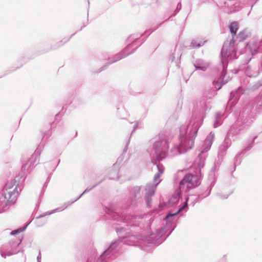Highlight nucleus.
<instances>
[{
    "label": "nucleus",
    "instance_id": "3",
    "mask_svg": "<svg viewBox=\"0 0 262 262\" xmlns=\"http://www.w3.org/2000/svg\"><path fill=\"white\" fill-rule=\"evenodd\" d=\"M232 38L230 41L228 43L230 47H233L235 42L234 37L238 28V25L236 22L231 23L229 26Z\"/></svg>",
    "mask_w": 262,
    "mask_h": 262
},
{
    "label": "nucleus",
    "instance_id": "8",
    "mask_svg": "<svg viewBox=\"0 0 262 262\" xmlns=\"http://www.w3.org/2000/svg\"><path fill=\"white\" fill-rule=\"evenodd\" d=\"M173 199L176 200V202H177L179 200L178 195H176V196L173 197Z\"/></svg>",
    "mask_w": 262,
    "mask_h": 262
},
{
    "label": "nucleus",
    "instance_id": "5",
    "mask_svg": "<svg viewBox=\"0 0 262 262\" xmlns=\"http://www.w3.org/2000/svg\"><path fill=\"white\" fill-rule=\"evenodd\" d=\"M187 206V202H186L184 205L181 207L179 209V210L177 211V212L174 213H173V214H171V213H168L167 216H166V217H168L169 216H174L175 215H177L178 213H179L181 210H182L184 208H185L186 206Z\"/></svg>",
    "mask_w": 262,
    "mask_h": 262
},
{
    "label": "nucleus",
    "instance_id": "4",
    "mask_svg": "<svg viewBox=\"0 0 262 262\" xmlns=\"http://www.w3.org/2000/svg\"><path fill=\"white\" fill-rule=\"evenodd\" d=\"M248 37V35L244 31L241 32L237 35L239 41H243Z\"/></svg>",
    "mask_w": 262,
    "mask_h": 262
},
{
    "label": "nucleus",
    "instance_id": "7",
    "mask_svg": "<svg viewBox=\"0 0 262 262\" xmlns=\"http://www.w3.org/2000/svg\"><path fill=\"white\" fill-rule=\"evenodd\" d=\"M19 232V230H14V231H13L12 232H11V234H16L17 233H18Z\"/></svg>",
    "mask_w": 262,
    "mask_h": 262
},
{
    "label": "nucleus",
    "instance_id": "9",
    "mask_svg": "<svg viewBox=\"0 0 262 262\" xmlns=\"http://www.w3.org/2000/svg\"><path fill=\"white\" fill-rule=\"evenodd\" d=\"M228 46V45L225 44L223 46V50H227V47Z\"/></svg>",
    "mask_w": 262,
    "mask_h": 262
},
{
    "label": "nucleus",
    "instance_id": "2",
    "mask_svg": "<svg viewBox=\"0 0 262 262\" xmlns=\"http://www.w3.org/2000/svg\"><path fill=\"white\" fill-rule=\"evenodd\" d=\"M200 183V179L196 175L190 173L187 174L180 182V189L188 191L191 188L196 187Z\"/></svg>",
    "mask_w": 262,
    "mask_h": 262
},
{
    "label": "nucleus",
    "instance_id": "6",
    "mask_svg": "<svg viewBox=\"0 0 262 262\" xmlns=\"http://www.w3.org/2000/svg\"><path fill=\"white\" fill-rule=\"evenodd\" d=\"M160 176H161L160 173H158V174H156L155 176V182H156L157 183V184H158L160 182V181L159 180V179Z\"/></svg>",
    "mask_w": 262,
    "mask_h": 262
},
{
    "label": "nucleus",
    "instance_id": "1",
    "mask_svg": "<svg viewBox=\"0 0 262 262\" xmlns=\"http://www.w3.org/2000/svg\"><path fill=\"white\" fill-rule=\"evenodd\" d=\"M18 182L15 180H12L6 186L4 192V198L9 203H14L18 196L17 191Z\"/></svg>",
    "mask_w": 262,
    "mask_h": 262
}]
</instances>
